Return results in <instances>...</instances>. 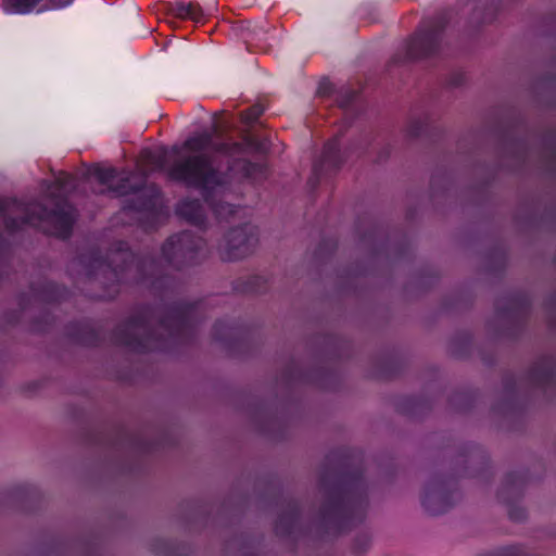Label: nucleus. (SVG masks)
Returning a JSON list of instances; mask_svg holds the SVG:
<instances>
[{"mask_svg": "<svg viewBox=\"0 0 556 556\" xmlns=\"http://www.w3.org/2000/svg\"><path fill=\"white\" fill-rule=\"evenodd\" d=\"M530 375L533 383L544 386L554 377V369L549 361H543L532 368Z\"/></svg>", "mask_w": 556, "mask_h": 556, "instance_id": "obj_17", "label": "nucleus"}, {"mask_svg": "<svg viewBox=\"0 0 556 556\" xmlns=\"http://www.w3.org/2000/svg\"><path fill=\"white\" fill-rule=\"evenodd\" d=\"M446 24L443 16L430 22L426 29L415 35L406 45V56L410 60L437 54L442 47V31Z\"/></svg>", "mask_w": 556, "mask_h": 556, "instance_id": "obj_9", "label": "nucleus"}, {"mask_svg": "<svg viewBox=\"0 0 556 556\" xmlns=\"http://www.w3.org/2000/svg\"><path fill=\"white\" fill-rule=\"evenodd\" d=\"M238 336V329L229 326L226 323L218 321L213 328V338L216 341L223 342L226 346L231 348V341Z\"/></svg>", "mask_w": 556, "mask_h": 556, "instance_id": "obj_18", "label": "nucleus"}, {"mask_svg": "<svg viewBox=\"0 0 556 556\" xmlns=\"http://www.w3.org/2000/svg\"><path fill=\"white\" fill-rule=\"evenodd\" d=\"M76 187L75 178L64 172L59 173L53 184L48 187L46 201L47 204L30 203L36 205L35 215L42 216V223L38 224V228L43 232L66 238L72 231L75 220V210L61 193L68 192Z\"/></svg>", "mask_w": 556, "mask_h": 556, "instance_id": "obj_6", "label": "nucleus"}, {"mask_svg": "<svg viewBox=\"0 0 556 556\" xmlns=\"http://www.w3.org/2000/svg\"><path fill=\"white\" fill-rule=\"evenodd\" d=\"M64 290H61L52 282H45L40 287H31V296L35 302H54L63 296Z\"/></svg>", "mask_w": 556, "mask_h": 556, "instance_id": "obj_15", "label": "nucleus"}, {"mask_svg": "<svg viewBox=\"0 0 556 556\" xmlns=\"http://www.w3.org/2000/svg\"><path fill=\"white\" fill-rule=\"evenodd\" d=\"M176 213L190 224L201 226L205 222V211L199 199H184L177 204Z\"/></svg>", "mask_w": 556, "mask_h": 556, "instance_id": "obj_13", "label": "nucleus"}, {"mask_svg": "<svg viewBox=\"0 0 556 556\" xmlns=\"http://www.w3.org/2000/svg\"><path fill=\"white\" fill-rule=\"evenodd\" d=\"M152 319L150 308L138 311L116 327L113 333L114 342L136 352L168 350L192 337L199 314L193 304L170 307L160 321L157 331L162 333L157 336H154L151 329Z\"/></svg>", "mask_w": 556, "mask_h": 556, "instance_id": "obj_3", "label": "nucleus"}, {"mask_svg": "<svg viewBox=\"0 0 556 556\" xmlns=\"http://www.w3.org/2000/svg\"><path fill=\"white\" fill-rule=\"evenodd\" d=\"M501 556H516L515 548L514 547L505 548Z\"/></svg>", "mask_w": 556, "mask_h": 556, "instance_id": "obj_26", "label": "nucleus"}, {"mask_svg": "<svg viewBox=\"0 0 556 556\" xmlns=\"http://www.w3.org/2000/svg\"><path fill=\"white\" fill-rule=\"evenodd\" d=\"M245 556H253V555H245Z\"/></svg>", "mask_w": 556, "mask_h": 556, "instance_id": "obj_29", "label": "nucleus"}, {"mask_svg": "<svg viewBox=\"0 0 556 556\" xmlns=\"http://www.w3.org/2000/svg\"><path fill=\"white\" fill-rule=\"evenodd\" d=\"M554 164L552 165L553 168H556V151L553 152V161Z\"/></svg>", "mask_w": 556, "mask_h": 556, "instance_id": "obj_28", "label": "nucleus"}, {"mask_svg": "<svg viewBox=\"0 0 556 556\" xmlns=\"http://www.w3.org/2000/svg\"><path fill=\"white\" fill-rule=\"evenodd\" d=\"M333 480L330 472L320 476L319 494L323 503L317 519L327 529L341 530L364 519L368 500L364 480L359 475L346 476L340 483Z\"/></svg>", "mask_w": 556, "mask_h": 556, "instance_id": "obj_5", "label": "nucleus"}, {"mask_svg": "<svg viewBox=\"0 0 556 556\" xmlns=\"http://www.w3.org/2000/svg\"><path fill=\"white\" fill-rule=\"evenodd\" d=\"M53 5L55 7H62L71 2V0H51Z\"/></svg>", "mask_w": 556, "mask_h": 556, "instance_id": "obj_27", "label": "nucleus"}, {"mask_svg": "<svg viewBox=\"0 0 556 556\" xmlns=\"http://www.w3.org/2000/svg\"><path fill=\"white\" fill-rule=\"evenodd\" d=\"M330 88L331 86L330 85H327V84H320L319 88H318V93L320 96H327L329 94L330 92Z\"/></svg>", "mask_w": 556, "mask_h": 556, "instance_id": "obj_24", "label": "nucleus"}, {"mask_svg": "<svg viewBox=\"0 0 556 556\" xmlns=\"http://www.w3.org/2000/svg\"><path fill=\"white\" fill-rule=\"evenodd\" d=\"M170 13L181 20H192L198 22L203 16V11L198 3L194 2H176L170 7Z\"/></svg>", "mask_w": 556, "mask_h": 556, "instance_id": "obj_16", "label": "nucleus"}, {"mask_svg": "<svg viewBox=\"0 0 556 556\" xmlns=\"http://www.w3.org/2000/svg\"><path fill=\"white\" fill-rule=\"evenodd\" d=\"M263 111H264V109L262 105H260V104L252 105L251 108H249L248 110H245L241 113V121L244 124H251V123L255 122L261 116Z\"/></svg>", "mask_w": 556, "mask_h": 556, "instance_id": "obj_21", "label": "nucleus"}, {"mask_svg": "<svg viewBox=\"0 0 556 556\" xmlns=\"http://www.w3.org/2000/svg\"><path fill=\"white\" fill-rule=\"evenodd\" d=\"M370 545V539L367 535H361L355 539L353 544V551L356 554L364 553Z\"/></svg>", "mask_w": 556, "mask_h": 556, "instance_id": "obj_22", "label": "nucleus"}, {"mask_svg": "<svg viewBox=\"0 0 556 556\" xmlns=\"http://www.w3.org/2000/svg\"><path fill=\"white\" fill-rule=\"evenodd\" d=\"M37 2L38 0H7V5L16 13H26L30 11Z\"/></svg>", "mask_w": 556, "mask_h": 556, "instance_id": "obj_20", "label": "nucleus"}, {"mask_svg": "<svg viewBox=\"0 0 556 556\" xmlns=\"http://www.w3.org/2000/svg\"><path fill=\"white\" fill-rule=\"evenodd\" d=\"M356 97V92L355 91H349L346 93V97L340 101V105L341 106H346L351 101H353V99Z\"/></svg>", "mask_w": 556, "mask_h": 556, "instance_id": "obj_23", "label": "nucleus"}, {"mask_svg": "<svg viewBox=\"0 0 556 556\" xmlns=\"http://www.w3.org/2000/svg\"><path fill=\"white\" fill-rule=\"evenodd\" d=\"M74 339L85 345H93L99 341V333L88 324L79 326L76 332H72Z\"/></svg>", "mask_w": 556, "mask_h": 556, "instance_id": "obj_19", "label": "nucleus"}, {"mask_svg": "<svg viewBox=\"0 0 556 556\" xmlns=\"http://www.w3.org/2000/svg\"><path fill=\"white\" fill-rule=\"evenodd\" d=\"M219 132V126L214 124L211 131L189 137L182 144L189 153L175 160L167 175L172 180L198 190L217 218L228 219L238 210L231 202L232 173H240L244 178H262L265 167L243 156L252 152L266 153L269 141L247 134L242 142H230Z\"/></svg>", "mask_w": 556, "mask_h": 556, "instance_id": "obj_1", "label": "nucleus"}, {"mask_svg": "<svg viewBox=\"0 0 556 556\" xmlns=\"http://www.w3.org/2000/svg\"><path fill=\"white\" fill-rule=\"evenodd\" d=\"M453 495L446 482L432 479L425 486L421 504L428 514H443L453 506Z\"/></svg>", "mask_w": 556, "mask_h": 556, "instance_id": "obj_11", "label": "nucleus"}, {"mask_svg": "<svg viewBox=\"0 0 556 556\" xmlns=\"http://www.w3.org/2000/svg\"><path fill=\"white\" fill-rule=\"evenodd\" d=\"M257 242V235L252 226L236 227L224 236L218 245V253L223 261H239L251 255Z\"/></svg>", "mask_w": 556, "mask_h": 556, "instance_id": "obj_8", "label": "nucleus"}, {"mask_svg": "<svg viewBox=\"0 0 556 556\" xmlns=\"http://www.w3.org/2000/svg\"><path fill=\"white\" fill-rule=\"evenodd\" d=\"M204 240L191 231L170 236L162 245V256L176 268L194 263L201 254Z\"/></svg>", "mask_w": 556, "mask_h": 556, "instance_id": "obj_7", "label": "nucleus"}, {"mask_svg": "<svg viewBox=\"0 0 556 556\" xmlns=\"http://www.w3.org/2000/svg\"><path fill=\"white\" fill-rule=\"evenodd\" d=\"M141 173H122L114 167L93 165L88 169V176L94 178L102 187L115 195L132 194L127 200L124 210L151 211L156 206L160 194L154 184H147L148 172L162 169L166 162V151L154 152L143 150L141 152Z\"/></svg>", "mask_w": 556, "mask_h": 556, "instance_id": "obj_4", "label": "nucleus"}, {"mask_svg": "<svg viewBox=\"0 0 556 556\" xmlns=\"http://www.w3.org/2000/svg\"><path fill=\"white\" fill-rule=\"evenodd\" d=\"M36 205L18 203L14 200H0V215H5V227L17 230L22 225L28 224L38 227L42 223L41 215H35Z\"/></svg>", "mask_w": 556, "mask_h": 556, "instance_id": "obj_10", "label": "nucleus"}, {"mask_svg": "<svg viewBox=\"0 0 556 556\" xmlns=\"http://www.w3.org/2000/svg\"><path fill=\"white\" fill-rule=\"evenodd\" d=\"M509 516H510L511 519L519 521V520H521L525 517V514L521 510L518 511V513H515L514 510H510L509 511Z\"/></svg>", "mask_w": 556, "mask_h": 556, "instance_id": "obj_25", "label": "nucleus"}, {"mask_svg": "<svg viewBox=\"0 0 556 556\" xmlns=\"http://www.w3.org/2000/svg\"><path fill=\"white\" fill-rule=\"evenodd\" d=\"M344 162L340 154L338 137L329 140L325 147L320 159L313 166V177L309 184L315 185L319 176L337 170Z\"/></svg>", "mask_w": 556, "mask_h": 556, "instance_id": "obj_12", "label": "nucleus"}, {"mask_svg": "<svg viewBox=\"0 0 556 556\" xmlns=\"http://www.w3.org/2000/svg\"><path fill=\"white\" fill-rule=\"evenodd\" d=\"M71 275L84 276L90 286L91 296L113 299L122 282L150 281L156 288L159 265L151 257L137 258L124 242H118L103 258L97 250H90L74 258L68 265Z\"/></svg>", "mask_w": 556, "mask_h": 556, "instance_id": "obj_2", "label": "nucleus"}, {"mask_svg": "<svg viewBox=\"0 0 556 556\" xmlns=\"http://www.w3.org/2000/svg\"><path fill=\"white\" fill-rule=\"evenodd\" d=\"M299 511L296 505L292 504L288 506V509L283 511L275 526V531L278 535H288L295 532L298 525Z\"/></svg>", "mask_w": 556, "mask_h": 556, "instance_id": "obj_14", "label": "nucleus"}]
</instances>
